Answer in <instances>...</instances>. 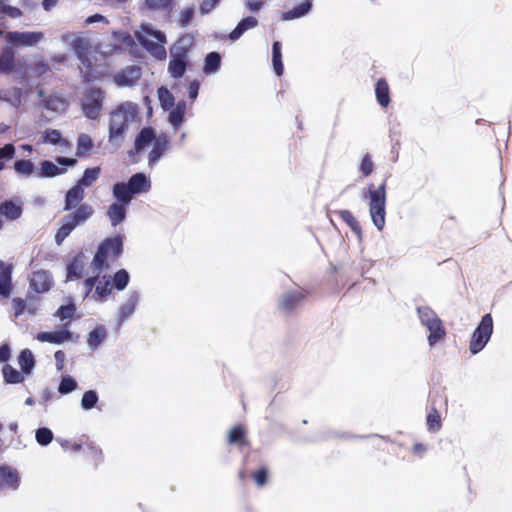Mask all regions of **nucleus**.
<instances>
[{
  "label": "nucleus",
  "instance_id": "f257e3e1",
  "mask_svg": "<svg viewBox=\"0 0 512 512\" xmlns=\"http://www.w3.org/2000/svg\"><path fill=\"white\" fill-rule=\"evenodd\" d=\"M141 121L139 105L132 101H124L115 106L109 113L108 143L118 149L125 141L132 126Z\"/></svg>",
  "mask_w": 512,
  "mask_h": 512
},
{
  "label": "nucleus",
  "instance_id": "f03ea898",
  "mask_svg": "<svg viewBox=\"0 0 512 512\" xmlns=\"http://www.w3.org/2000/svg\"><path fill=\"white\" fill-rule=\"evenodd\" d=\"M134 35L141 46L153 57L159 60L166 58L167 52L165 44L167 42L166 35L163 31L154 27L150 23H142L135 30Z\"/></svg>",
  "mask_w": 512,
  "mask_h": 512
},
{
  "label": "nucleus",
  "instance_id": "7ed1b4c3",
  "mask_svg": "<svg viewBox=\"0 0 512 512\" xmlns=\"http://www.w3.org/2000/svg\"><path fill=\"white\" fill-rule=\"evenodd\" d=\"M364 199L368 200L369 214L374 226L378 231H382L386 223V189L385 184L375 188L369 186L364 193Z\"/></svg>",
  "mask_w": 512,
  "mask_h": 512
},
{
  "label": "nucleus",
  "instance_id": "20e7f679",
  "mask_svg": "<svg viewBox=\"0 0 512 512\" xmlns=\"http://www.w3.org/2000/svg\"><path fill=\"white\" fill-rule=\"evenodd\" d=\"M420 324L428 331V344L433 348L437 343L446 337V329L443 321L437 313L428 306H419L417 308Z\"/></svg>",
  "mask_w": 512,
  "mask_h": 512
},
{
  "label": "nucleus",
  "instance_id": "39448f33",
  "mask_svg": "<svg viewBox=\"0 0 512 512\" xmlns=\"http://www.w3.org/2000/svg\"><path fill=\"white\" fill-rule=\"evenodd\" d=\"M122 247L123 243L120 236L103 241L99 245L98 251L91 263L93 273H100L103 269L108 268L110 262L114 261L122 253Z\"/></svg>",
  "mask_w": 512,
  "mask_h": 512
},
{
  "label": "nucleus",
  "instance_id": "423d86ee",
  "mask_svg": "<svg viewBox=\"0 0 512 512\" xmlns=\"http://www.w3.org/2000/svg\"><path fill=\"white\" fill-rule=\"evenodd\" d=\"M151 188L150 179L144 173L134 174L128 183L119 182L113 186V196L131 201L134 194L148 192Z\"/></svg>",
  "mask_w": 512,
  "mask_h": 512
},
{
  "label": "nucleus",
  "instance_id": "0eeeda50",
  "mask_svg": "<svg viewBox=\"0 0 512 512\" xmlns=\"http://www.w3.org/2000/svg\"><path fill=\"white\" fill-rule=\"evenodd\" d=\"M493 333V319L490 314H485L474 332L472 333L469 351L475 355L482 351L489 342Z\"/></svg>",
  "mask_w": 512,
  "mask_h": 512
},
{
  "label": "nucleus",
  "instance_id": "6e6552de",
  "mask_svg": "<svg viewBox=\"0 0 512 512\" xmlns=\"http://www.w3.org/2000/svg\"><path fill=\"white\" fill-rule=\"evenodd\" d=\"M4 40L14 47H34L44 40V33L41 31H10L1 32Z\"/></svg>",
  "mask_w": 512,
  "mask_h": 512
},
{
  "label": "nucleus",
  "instance_id": "1a4fd4ad",
  "mask_svg": "<svg viewBox=\"0 0 512 512\" xmlns=\"http://www.w3.org/2000/svg\"><path fill=\"white\" fill-rule=\"evenodd\" d=\"M96 274L97 276L89 277L84 281L85 296L87 297L95 286V292L91 295L92 299L95 301H103L112 292L111 277L103 276L99 278V273Z\"/></svg>",
  "mask_w": 512,
  "mask_h": 512
},
{
  "label": "nucleus",
  "instance_id": "9d476101",
  "mask_svg": "<svg viewBox=\"0 0 512 512\" xmlns=\"http://www.w3.org/2000/svg\"><path fill=\"white\" fill-rule=\"evenodd\" d=\"M104 93L99 88H90L82 99V110L89 119L98 118L102 110Z\"/></svg>",
  "mask_w": 512,
  "mask_h": 512
},
{
  "label": "nucleus",
  "instance_id": "9b49d317",
  "mask_svg": "<svg viewBox=\"0 0 512 512\" xmlns=\"http://www.w3.org/2000/svg\"><path fill=\"white\" fill-rule=\"evenodd\" d=\"M56 163L45 160L40 163V169L38 170L37 177L50 178L58 175H62L66 172L63 166H74L76 160L73 158L58 157Z\"/></svg>",
  "mask_w": 512,
  "mask_h": 512
},
{
  "label": "nucleus",
  "instance_id": "f8f14e48",
  "mask_svg": "<svg viewBox=\"0 0 512 512\" xmlns=\"http://www.w3.org/2000/svg\"><path fill=\"white\" fill-rule=\"evenodd\" d=\"M41 143L55 146L59 152H66L71 147L68 139L57 129H46L41 134Z\"/></svg>",
  "mask_w": 512,
  "mask_h": 512
},
{
  "label": "nucleus",
  "instance_id": "ddd939ff",
  "mask_svg": "<svg viewBox=\"0 0 512 512\" xmlns=\"http://www.w3.org/2000/svg\"><path fill=\"white\" fill-rule=\"evenodd\" d=\"M36 339L43 343H51L56 345L74 341L73 334L66 328L50 332H40L36 335Z\"/></svg>",
  "mask_w": 512,
  "mask_h": 512
},
{
  "label": "nucleus",
  "instance_id": "4468645a",
  "mask_svg": "<svg viewBox=\"0 0 512 512\" xmlns=\"http://www.w3.org/2000/svg\"><path fill=\"white\" fill-rule=\"evenodd\" d=\"M20 475L17 469L11 466H0V491L8 488L17 490L20 486Z\"/></svg>",
  "mask_w": 512,
  "mask_h": 512
},
{
  "label": "nucleus",
  "instance_id": "2eb2a0df",
  "mask_svg": "<svg viewBox=\"0 0 512 512\" xmlns=\"http://www.w3.org/2000/svg\"><path fill=\"white\" fill-rule=\"evenodd\" d=\"M62 41L71 45L81 62L86 63V56L90 47L86 38L78 37L75 34H65L62 36Z\"/></svg>",
  "mask_w": 512,
  "mask_h": 512
},
{
  "label": "nucleus",
  "instance_id": "dca6fc26",
  "mask_svg": "<svg viewBox=\"0 0 512 512\" xmlns=\"http://www.w3.org/2000/svg\"><path fill=\"white\" fill-rule=\"evenodd\" d=\"M139 298V293L136 291H132L127 294L126 300L120 305L118 309L119 324H122L133 315L139 302Z\"/></svg>",
  "mask_w": 512,
  "mask_h": 512
},
{
  "label": "nucleus",
  "instance_id": "f3484780",
  "mask_svg": "<svg viewBox=\"0 0 512 512\" xmlns=\"http://www.w3.org/2000/svg\"><path fill=\"white\" fill-rule=\"evenodd\" d=\"M40 107L54 113V114H62L68 108V101L57 94H50L48 96L43 97L40 101Z\"/></svg>",
  "mask_w": 512,
  "mask_h": 512
},
{
  "label": "nucleus",
  "instance_id": "a211bd4d",
  "mask_svg": "<svg viewBox=\"0 0 512 512\" xmlns=\"http://www.w3.org/2000/svg\"><path fill=\"white\" fill-rule=\"evenodd\" d=\"M116 201L112 203L107 211V215L111 221L112 226H117L125 220L126 209L131 201L122 200L119 197H115Z\"/></svg>",
  "mask_w": 512,
  "mask_h": 512
},
{
  "label": "nucleus",
  "instance_id": "6ab92c4d",
  "mask_svg": "<svg viewBox=\"0 0 512 512\" xmlns=\"http://www.w3.org/2000/svg\"><path fill=\"white\" fill-rule=\"evenodd\" d=\"M141 77V69L137 66H130L118 73L114 81L119 87L133 86Z\"/></svg>",
  "mask_w": 512,
  "mask_h": 512
},
{
  "label": "nucleus",
  "instance_id": "aec40b11",
  "mask_svg": "<svg viewBox=\"0 0 512 512\" xmlns=\"http://www.w3.org/2000/svg\"><path fill=\"white\" fill-rule=\"evenodd\" d=\"M168 147V138L166 135L161 134L155 138L152 144V150L148 155L149 166H154L161 156L165 153Z\"/></svg>",
  "mask_w": 512,
  "mask_h": 512
},
{
  "label": "nucleus",
  "instance_id": "412c9836",
  "mask_svg": "<svg viewBox=\"0 0 512 512\" xmlns=\"http://www.w3.org/2000/svg\"><path fill=\"white\" fill-rule=\"evenodd\" d=\"M51 276L47 271L34 272L30 279V287L37 293H43L51 287Z\"/></svg>",
  "mask_w": 512,
  "mask_h": 512
},
{
  "label": "nucleus",
  "instance_id": "4be33fe9",
  "mask_svg": "<svg viewBox=\"0 0 512 512\" xmlns=\"http://www.w3.org/2000/svg\"><path fill=\"white\" fill-rule=\"evenodd\" d=\"M156 137L157 136L155 135L152 128H143L135 138V152L140 153L141 151L145 150L148 145L153 144V141Z\"/></svg>",
  "mask_w": 512,
  "mask_h": 512
},
{
  "label": "nucleus",
  "instance_id": "5701e85b",
  "mask_svg": "<svg viewBox=\"0 0 512 512\" xmlns=\"http://www.w3.org/2000/svg\"><path fill=\"white\" fill-rule=\"evenodd\" d=\"M84 197V188L81 187V185L76 184L66 193L64 209L71 210L77 207Z\"/></svg>",
  "mask_w": 512,
  "mask_h": 512
},
{
  "label": "nucleus",
  "instance_id": "b1692460",
  "mask_svg": "<svg viewBox=\"0 0 512 512\" xmlns=\"http://www.w3.org/2000/svg\"><path fill=\"white\" fill-rule=\"evenodd\" d=\"M311 7H312L311 1L305 0L299 6L282 13L281 19L283 21H290V20L301 18L310 12Z\"/></svg>",
  "mask_w": 512,
  "mask_h": 512
},
{
  "label": "nucleus",
  "instance_id": "393cba45",
  "mask_svg": "<svg viewBox=\"0 0 512 512\" xmlns=\"http://www.w3.org/2000/svg\"><path fill=\"white\" fill-rule=\"evenodd\" d=\"M375 95L377 102L383 108L390 103V93L388 83L384 79H379L375 85Z\"/></svg>",
  "mask_w": 512,
  "mask_h": 512
},
{
  "label": "nucleus",
  "instance_id": "a878e982",
  "mask_svg": "<svg viewBox=\"0 0 512 512\" xmlns=\"http://www.w3.org/2000/svg\"><path fill=\"white\" fill-rule=\"evenodd\" d=\"M191 38L188 36L180 38L172 47H171V58H180L186 60V53L188 52L191 46Z\"/></svg>",
  "mask_w": 512,
  "mask_h": 512
},
{
  "label": "nucleus",
  "instance_id": "bb28decb",
  "mask_svg": "<svg viewBox=\"0 0 512 512\" xmlns=\"http://www.w3.org/2000/svg\"><path fill=\"white\" fill-rule=\"evenodd\" d=\"M191 38L188 36L180 38L172 47H171V58H180L186 60V53L188 52L191 46Z\"/></svg>",
  "mask_w": 512,
  "mask_h": 512
},
{
  "label": "nucleus",
  "instance_id": "cd10ccee",
  "mask_svg": "<svg viewBox=\"0 0 512 512\" xmlns=\"http://www.w3.org/2000/svg\"><path fill=\"white\" fill-rule=\"evenodd\" d=\"M258 24V21L254 17H246L242 19L236 28L230 33L229 38L233 41L239 39L244 32H246L249 29H252L256 27Z\"/></svg>",
  "mask_w": 512,
  "mask_h": 512
},
{
  "label": "nucleus",
  "instance_id": "c85d7f7f",
  "mask_svg": "<svg viewBox=\"0 0 512 512\" xmlns=\"http://www.w3.org/2000/svg\"><path fill=\"white\" fill-rule=\"evenodd\" d=\"M93 212V208L90 205L82 204L74 213L67 215V217L69 221H72L77 226L89 219Z\"/></svg>",
  "mask_w": 512,
  "mask_h": 512
},
{
  "label": "nucleus",
  "instance_id": "c756f323",
  "mask_svg": "<svg viewBox=\"0 0 512 512\" xmlns=\"http://www.w3.org/2000/svg\"><path fill=\"white\" fill-rule=\"evenodd\" d=\"M186 112V103L184 101H179L176 106L169 113V123L177 129L181 126L184 121V115Z\"/></svg>",
  "mask_w": 512,
  "mask_h": 512
},
{
  "label": "nucleus",
  "instance_id": "7c9ffc66",
  "mask_svg": "<svg viewBox=\"0 0 512 512\" xmlns=\"http://www.w3.org/2000/svg\"><path fill=\"white\" fill-rule=\"evenodd\" d=\"M85 262L84 256L78 255L74 258V260L67 267V279L75 280L81 277L84 270Z\"/></svg>",
  "mask_w": 512,
  "mask_h": 512
},
{
  "label": "nucleus",
  "instance_id": "2f4dec72",
  "mask_svg": "<svg viewBox=\"0 0 512 512\" xmlns=\"http://www.w3.org/2000/svg\"><path fill=\"white\" fill-rule=\"evenodd\" d=\"M18 364L24 374H30L35 366L33 353L29 349L22 350L18 357Z\"/></svg>",
  "mask_w": 512,
  "mask_h": 512
},
{
  "label": "nucleus",
  "instance_id": "473e14b6",
  "mask_svg": "<svg viewBox=\"0 0 512 512\" xmlns=\"http://www.w3.org/2000/svg\"><path fill=\"white\" fill-rule=\"evenodd\" d=\"M13 167L18 175L24 177L37 176L38 173V169H36L35 165L30 160H18L14 163Z\"/></svg>",
  "mask_w": 512,
  "mask_h": 512
},
{
  "label": "nucleus",
  "instance_id": "72a5a7b5",
  "mask_svg": "<svg viewBox=\"0 0 512 512\" xmlns=\"http://www.w3.org/2000/svg\"><path fill=\"white\" fill-rule=\"evenodd\" d=\"M106 329L103 326L95 328L89 333L87 344L91 350H96L106 338Z\"/></svg>",
  "mask_w": 512,
  "mask_h": 512
},
{
  "label": "nucleus",
  "instance_id": "f704fd0d",
  "mask_svg": "<svg viewBox=\"0 0 512 512\" xmlns=\"http://www.w3.org/2000/svg\"><path fill=\"white\" fill-rule=\"evenodd\" d=\"M272 64L275 74L277 76H281L284 68L282 63L281 44L279 42H274L272 46Z\"/></svg>",
  "mask_w": 512,
  "mask_h": 512
},
{
  "label": "nucleus",
  "instance_id": "c9c22d12",
  "mask_svg": "<svg viewBox=\"0 0 512 512\" xmlns=\"http://www.w3.org/2000/svg\"><path fill=\"white\" fill-rule=\"evenodd\" d=\"M3 376L7 383L9 384H18L24 381V373L19 372L11 365H5L3 367Z\"/></svg>",
  "mask_w": 512,
  "mask_h": 512
},
{
  "label": "nucleus",
  "instance_id": "e433bc0d",
  "mask_svg": "<svg viewBox=\"0 0 512 512\" xmlns=\"http://www.w3.org/2000/svg\"><path fill=\"white\" fill-rule=\"evenodd\" d=\"M11 268L5 267L0 272V295L8 297L11 292Z\"/></svg>",
  "mask_w": 512,
  "mask_h": 512
},
{
  "label": "nucleus",
  "instance_id": "4c0bfd02",
  "mask_svg": "<svg viewBox=\"0 0 512 512\" xmlns=\"http://www.w3.org/2000/svg\"><path fill=\"white\" fill-rule=\"evenodd\" d=\"M113 42L119 49H128L134 45L131 35L123 31L113 33Z\"/></svg>",
  "mask_w": 512,
  "mask_h": 512
},
{
  "label": "nucleus",
  "instance_id": "58836bf2",
  "mask_svg": "<svg viewBox=\"0 0 512 512\" xmlns=\"http://www.w3.org/2000/svg\"><path fill=\"white\" fill-rule=\"evenodd\" d=\"M341 219L351 228V230L357 235L358 239H361L362 231L358 220L348 210L340 211Z\"/></svg>",
  "mask_w": 512,
  "mask_h": 512
},
{
  "label": "nucleus",
  "instance_id": "ea45409f",
  "mask_svg": "<svg viewBox=\"0 0 512 512\" xmlns=\"http://www.w3.org/2000/svg\"><path fill=\"white\" fill-rule=\"evenodd\" d=\"M303 298L304 294L301 291L295 290L292 292H288L283 295L281 299V305L285 309H291L295 307Z\"/></svg>",
  "mask_w": 512,
  "mask_h": 512
},
{
  "label": "nucleus",
  "instance_id": "a19ab883",
  "mask_svg": "<svg viewBox=\"0 0 512 512\" xmlns=\"http://www.w3.org/2000/svg\"><path fill=\"white\" fill-rule=\"evenodd\" d=\"M221 58L217 52L209 53L205 58L204 72L206 74H214L220 67Z\"/></svg>",
  "mask_w": 512,
  "mask_h": 512
},
{
  "label": "nucleus",
  "instance_id": "79ce46f5",
  "mask_svg": "<svg viewBox=\"0 0 512 512\" xmlns=\"http://www.w3.org/2000/svg\"><path fill=\"white\" fill-rule=\"evenodd\" d=\"M129 279V273L126 270L121 269L114 274L113 278H111L112 287L118 291H122L127 287Z\"/></svg>",
  "mask_w": 512,
  "mask_h": 512
},
{
  "label": "nucleus",
  "instance_id": "37998d69",
  "mask_svg": "<svg viewBox=\"0 0 512 512\" xmlns=\"http://www.w3.org/2000/svg\"><path fill=\"white\" fill-rule=\"evenodd\" d=\"M75 227L76 225L72 221H69V218L65 216L63 218V223L61 227L55 235L56 243L60 245L64 241V239L73 231Z\"/></svg>",
  "mask_w": 512,
  "mask_h": 512
},
{
  "label": "nucleus",
  "instance_id": "c03bdc74",
  "mask_svg": "<svg viewBox=\"0 0 512 512\" xmlns=\"http://www.w3.org/2000/svg\"><path fill=\"white\" fill-rule=\"evenodd\" d=\"M186 70V60L180 58H171L168 66V71L174 78H180Z\"/></svg>",
  "mask_w": 512,
  "mask_h": 512
},
{
  "label": "nucleus",
  "instance_id": "a18cd8bd",
  "mask_svg": "<svg viewBox=\"0 0 512 512\" xmlns=\"http://www.w3.org/2000/svg\"><path fill=\"white\" fill-rule=\"evenodd\" d=\"M78 388V383L70 375H64L58 386V392L62 395L69 394Z\"/></svg>",
  "mask_w": 512,
  "mask_h": 512
},
{
  "label": "nucleus",
  "instance_id": "49530a36",
  "mask_svg": "<svg viewBox=\"0 0 512 512\" xmlns=\"http://www.w3.org/2000/svg\"><path fill=\"white\" fill-rule=\"evenodd\" d=\"M100 175V168L94 167V168H88L84 171V174L82 178L78 181V185H81V187H89L92 185L93 182H95Z\"/></svg>",
  "mask_w": 512,
  "mask_h": 512
},
{
  "label": "nucleus",
  "instance_id": "de8ad7c7",
  "mask_svg": "<svg viewBox=\"0 0 512 512\" xmlns=\"http://www.w3.org/2000/svg\"><path fill=\"white\" fill-rule=\"evenodd\" d=\"M173 0H145V6L151 11H170Z\"/></svg>",
  "mask_w": 512,
  "mask_h": 512
},
{
  "label": "nucleus",
  "instance_id": "09e8293b",
  "mask_svg": "<svg viewBox=\"0 0 512 512\" xmlns=\"http://www.w3.org/2000/svg\"><path fill=\"white\" fill-rule=\"evenodd\" d=\"M93 147V141L91 137L85 133H81L77 139V155H83L88 153Z\"/></svg>",
  "mask_w": 512,
  "mask_h": 512
},
{
  "label": "nucleus",
  "instance_id": "8fccbe9b",
  "mask_svg": "<svg viewBox=\"0 0 512 512\" xmlns=\"http://www.w3.org/2000/svg\"><path fill=\"white\" fill-rule=\"evenodd\" d=\"M158 98L163 109L168 110L174 106V96L165 87L158 89Z\"/></svg>",
  "mask_w": 512,
  "mask_h": 512
},
{
  "label": "nucleus",
  "instance_id": "3c124183",
  "mask_svg": "<svg viewBox=\"0 0 512 512\" xmlns=\"http://www.w3.org/2000/svg\"><path fill=\"white\" fill-rule=\"evenodd\" d=\"M15 146L13 144H6L0 148V171L4 169L5 163L15 156Z\"/></svg>",
  "mask_w": 512,
  "mask_h": 512
},
{
  "label": "nucleus",
  "instance_id": "603ef678",
  "mask_svg": "<svg viewBox=\"0 0 512 512\" xmlns=\"http://www.w3.org/2000/svg\"><path fill=\"white\" fill-rule=\"evenodd\" d=\"M0 213L10 219H16L21 214V209L14 203L6 202L0 206Z\"/></svg>",
  "mask_w": 512,
  "mask_h": 512
},
{
  "label": "nucleus",
  "instance_id": "864d4df0",
  "mask_svg": "<svg viewBox=\"0 0 512 512\" xmlns=\"http://www.w3.org/2000/svg\"><path fill=\"white\" fill-rule=\"evenodd\" d=\"M229 443L243 445L245 444V430L241 426H236L229 431L228 434Z\"/></svg>",
  "mask_w": 512,
  "mask_h": 512
},
{
  "label": "nucleus",
  "instance_id": "5fc2aeb1",
  "mask_svg": "<svg viewBox=\"0 0 512 512\" xmlns=\"http://www.w3.org/2000/svg\"><path fill=\"white\" fill-rule=\"evenodd\" d=\"M14 53L10 49H6L0 57V70L10 72L13 68Z\"/></svg>",
  "mask_w": 512,
  "mask_h": 512
},
{
  "label": "nucleus",
  "instance_id": "6e6d98bb",
  "mask_svg": "<svg viewBox=\"0 0 512 512\" xmlns=\"http://www.w3.org/2000/svg\"><path fill=\"white\" fill-rule=\"evenodd\" d=\"M35 438L38 444L47 446L53 440V433L49 428L42 427L36 430Z\"/></svg>",
  "mask_w": 512,
  "mask_h": 512
},
{
  "label": "nucleus",
  "instance_id": "4d7b16f0",
  "mask_svg": "<svg viewBox=\"0 0 512 512\" xmlns=\"http://www.w3.org/2000/svg\"><path fill=\"white\" fill-rule=\"evenodd\" d=\"M428 430L438 431L441 428V417L436 409H432L426 419Z\"/></svg>",
  "mask_w": 512,
  "mask_h": 512
},
{
  "label": "nucleus",
  "instance_id": "13d9d810",
  "mask_svg": "<svg viewBox=\"0 0 512 512\" xmlns=\"http://www.w3.org/2000/svg\"><path fill=\"white\" fill-rule=\"evenodd\" d=\"M98 401V395L95 391H86L81 399V406L84 410L92 409Z\"/></svg>",
  "mask_w": 512,
  "mask_h": 512
},
{
  "label": "nucleus",
  "instance_id": "bf43d9fd",
  "mask_svg": "<svg viewBox=\"0 0 512 512\" xmlns=\"http://www.w3.org/2000/svg\"><path fill=\"white\" fill-rule=\"evenodd\" d=\"M359 170L364 177L369 176L374 170V163L369 154H365L361 160Z\"/></svg>",
  "mask_w": 512,
  "mask_h": 512
},
{
  "label": "nucleus",
  "instance_id": "052dcab7",
  "mask_svg": "<svg viewBox=\"0 0 512 512\" xmlns=\"http://www.w3.org/2000/svg\"><path fill=\"white\" fill-rule=\"evenodd\" d=\"M75 312V306L73 304L61 306L56 311L55 316L58 317L61 321L71 319Z\"/></svg>",
  "mask_w": 512,
  "mask_h": 512
},
{
  "label": "nucleus",
  "instance_id": "680f3d73",
  "mask_svg": "<svg viewBox=\"0 0 512 512\" xmlns=\"http://www.w3.org/2000/svg\"><path fill=\"white\" fill-rule=\"evenodd\" d=\"M0 13L6 14L11 18H19L22 15V11L19 8L6 5L0 1Z\"/></svg>",
  "mask_w": 512,
  "mask_h": 512
},
{
  "label": "nucleus",
  "instance_id": "e2e57ef3",
  "mask_svg": "<svg viewBox=\"0 0 512 512\" xmlns=\"http://www.w3.org/2000/svg\"><path fill=\"white\" fill-rule=\"evenodd\" d=\"M84 452L87 453L94 461H99L102 458L101 449L92 443L85 444Z\"/></svg>",
  "mask_w": 512,
  "mask_h": 512
},
{
  "label": "nucleus",
  "instance_id": "0e129e2a",
  "mask_svg": "<svg viewBox=\"0 0 512 512\" xmlns=\"http://www.w3.org/2000/svg\"><path fill=\"white\" fill-rule=\"evenodd\" d=\"M0 98L10 102L14 106H18L20 104V91L13 89L9 95H7L6 92H0Z\"/></svg>",
  "mask_w": 512,
  "mask_h": 512
},
{
  "label": "nucleus",
  "instance_id": "69168bd1",
  "mask_svg": "<svg viewBox=\"0 0 512 512\" xmlns=\"http://www.w3.org/2000/svg\"><path fill=\"white\" fill-rule=\"evenodd\" d=\"M253 478L259 487H263L268 481V470L266 468H260L253 474Z\"/></svg>",
  "mask_w": 512,
  "mask_h": 512
},
{
  "label": "nucleus",
  "instance_id": "338daca9",
  "mask_svg": "<svg viewBox=\"0 0 512 512\" xmlns=\"http://www.w3.org/2000/svg\"><path fill=\"white\" fill-rule=\"evenodd\" d=\"M194 15V10L192 7L185 8L180 15V22L182 26L188 25Z\"/></svg>",
  "mask_w": 512,
  "mask_h": 512
},
{
  "label": "nucleus",
  "instance_id": "774afa93",
  "mask_svg": "<svg viewBox=\"0 0 512 512\" xmlns=\"http://www.w3.org/2000/svg\"><path fill=\"white\" fill-rule=\"evenodd\" d=\"M54 358H55V362H56V369L58 371L63 370L64 366H65V359H66L65 353L61 350H58L55 352Z\"/></svg>",
  "mask_w": 512,
  "mask_h": 512
}]
</instances>
